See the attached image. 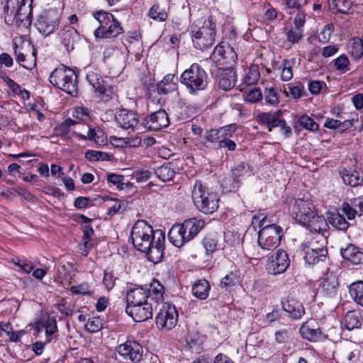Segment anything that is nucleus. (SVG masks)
Here are the masks:
<instances>
[{"mask_svg":"<svg viewBox=\"0 0 363 363\" xmlns=\"http://www.w3.org/2000/svg\"><path fill=\"white\" fill-rule=\"evenodd\" d=\"M145 289L147 290L148 298H152L153 301H156L157 306H159L160 303H162L164 300L163 286L158 281L154 279L150 284V288Z\"/></svg>","mask_w":363,"mask_h":363,"instance_id":"30","label":"nucleus"},{"mask_svg":"<svg viewBox=\"0 0 363 363\" xmlns=\"http://www.w3.org/2000/svg\"><path fill=\"white\" fill-rule=\"evenodd\" d=\"M289 337V333L287 330H281L275 333V340L279 344L286 342Z\"/></svg>","mask_w":363,"mask_h":363,"instance_id":"61","label":"nucleus"},{"mask_svg":"<svg viewBox=\"0 0 363 363\" xmlns=\"http://www.w3.org/2000/svg\"><path fill=\"white\" fill-rule=\"evenodd\" d=\"M290 265V259L286 251L278 250L274 255L269 259L267 269L271 274L277 275L284 273Z\"/></svg>","mask_w":363,"mask_h":363,"instance_id":"16","label":"nucleus"},{"mask_svg":"<svg viewBox=\"0 0 363 363\" xmlns=\"http://www.w3.org/2000/svg\"><path fill=\"white\" fill-rule=\"evenodd\" d=\"M180 82L192 95L197 94L200 91L206 90L208 85L206 71L196 63L192 64L181 74Z\"/></svg>","mask_w":363,"mask_h":363,"instance_id":"6","label":"nucleus"},{"mask_svg":"<svg viewBox=\"0 0 363 363\" xmlns=\"http://www.w3.org/2000/svg\"><path fill=\"white\" fill-rule=\"evenodd\" d=\"M238 281V277L235 273L230 272L223 277L220 281V286L228 288L235 286Z\"/></svg>","mask_w":363,"mask_h":363,"instance_id":"55","label":"nucleus"},{"mask_svg":"<svg viewBox=\"0 0 363 363\" xmlns=\"http://www.w3.org/2000/svg\"><path fill=\"white\" fill-rule=\"evenodd\" d=\"M150 301L147 290L142 286L131 289L127 291L126 306H133L147 303Z\"/></svg>","mask_w":363,"mask_h":363,"instance_id":"22","label":"nucleus"},{"mask_svg":"<svg viewBox=\"0 0 363 363\" xmlns=\"http://www.w3.org/2000/svg\"><path fill=\"white\" fill-rule=\"evenodd\" d=\"M235 129H230V132L225 133L222 140L220 141L219 147L227 148L230 151H234L236 149L237 145L235 142L230 139Z\"/></svg>","mask_w":363,"mask_h":363,"instance_id":"44","label":"nucleus"},{"mask_svg":"<svg viewBox=\"0 0 363 363\" xmlns=\"http://www.w3.org/2000/svg\"><path fill=\"white\" fill-rule=\"evenodd\" d=\"M169 10L168 4L155 2L148 11V16L155 21L164 22L167 19Z\"/></svg>","mask_w":363,"mask_h":363,"instance_id":"26","label":"nucleus"},{"mask_svg":"<svg viewBox=\"0 0 363 363\" xmlns=\"http://www.w3.org/2000/svg\"><path fill=\"white\" fill-rule=\"evenodd\" d=\"M157 303L151 298L147 303L133 306H126L125 312L135 322H143L152 317L153 311L157 308Z\"/></svg>","mask_w":363,"mask_h":363,"instance_id":"14","label":"nucleus"},{"mask_svg":"<svg viewBox=\"0 0 363 363\" xmlns=\"http://www.w3.org/2000/svg\"><path fill=\"white\" fill-rule=\"evenodd\" d=\"M86 79L102 101H108L112 98V88L105 82L100 74L89 72L86 74Z\"/></svg>","mask_w":363,"mask_h":363,"instance_id":"15","label":"nucleus"},{"mask_svg":"<svg viewBox=\"0 0 363 363\" xmlns=\"http://www.w3.org/2000/svg\"><path fill=\"white\" fill-rule=\"evenodd\" d=\"M211 286L206 279L196 281L192 286V294L200 300H204L208 296Z\"/></svg>","mask_w":363,"mask_h":363,"instance_id":"32","label":"nucleus"},{"mask_svg":"<svg viewBox=\"0 0 363 363\" xmlns=\"http://www.w3.org/2000/svg\"><path fill=\"white\" fill-rule=\"evenodd\" d=\"M327 243L326 235L324 233H318L313 238L311 241L307 243H303L301 246L311 249L313 248L316 251H328L325 246Z\"/></svg>","mask_w":363,"mask_h":363,"instance_id":"34","label":"nucleus"},{"mask_svg":"<svg viewBox=\"0 0 363 363\" xmlns=\"http://www.w3.org/2000/svg\"><path fill=\"white\" fill-rule=\"evenodd\" d=\"M330 9L333 13H348L352 2L350 0H333L329 3Z\"/></svg>","mask_w":363,"mask_h":363,"instance_id":"41","label":"nucleus"},{"mask_svg":"<svg viewBox=\"0 0 363 363\" xmlns=\"http://www.w3.org/2000/svg\"><path fill=\"white\" fill-rule=\"evenodd\" d=\"M89 289L90 287L87 283H82L79 285L71 286L70 291L74 294L89 295L91 294Z\"/></svg>","mask_w":363,"mask_h":363,"instance_id":"56","label":"nucleus"},{"mask_svg":"<svg viewBox=\"0 0 363 363\" xmlns=\"http://www.w3.org/2000/svg\"><path fill=\"white\" fill-rule=\"evenodd\" d=\"M311 231H314L318 233H327L326 228L328 227L327 222L323 216H318L317 213L309 219L308 222L304 223Z\"/></svg>","mask_w":363,"mask_h":363,"instance_id":"28","label":"nucleus"},{"mask_svg":"<svg viewBox=\"0 0 363 363\" xmlns=\"http://www.w3.org/2000/svg\"><path fill=\"white\" fill-rule=\"evenodd\" d=\"M118 354L126 361L138 362L143 354V346L136 340H128L118 345L116 348Z\"/></svg>","mask_w":363,"mask_h":363,"instance_id":"13","label":"nucleus"},{"mask_svg":"<svg viewBox=\"0 0 363 363\" xmlns=\"http://www.w3.org/2000/svg\"><path fill=\"white\" fill-rule=\"evenodd\" d=\"M130 237L134 247L146 253L150 261L157 263L162 259L165 240L162 230H154L147 221L140 220L134 224Z\"/></svg>","mask_w":363,"mask_h":363,"instance_id":"1","label":"nucleus"},{"mask_svg":"<svg viewBox=\"0 0 363 363\" xmlns=\"http://www.w3.org/2000/svg\"><path fill=\"white\" fill-rule=\"evenodd\" d=\"M263 98V94L259 88H253L247 92L245 99L251 103L258 102Z\"/></svg>","mask_w":363,"mask_h":363,"instance_id":"51","label":"nucleus"},{"mask_svg":"<svg viewBox=\"0 0 363 363\" xmlns=\"http://www.w3.org/2000/svg\"><path fill=\"white\" fill-rule=\"evenodd\" d=\"M340 254L344 259L352 264L363 263V252L352 244H349L345 248H341Z\"/></svg>","mask_w":363,"mask_h":363,"instance_id":"25","label":"nucleus"},{"mask_svg":"<svg viewBox=\"0 0 363 363\" xmlns=\"http://www.w3.org/2000/svg\"><path fill=\"white\" fill-rule=\"evenodd\" d=\"M124 177L121 174H110L107 176L108 182L112 183L113 184H118V188L119 189H123L124 184L123 183V180Z\"/></svg>","mask_w":363,"mask_h":363,"instance_id":"59","label":"nucleus"},{"mask_svg":"<svg viewBox=\"0 0 363 363\" xmlns=\"http://www.w3.org/2000/svg\"><path fill=\"white\" fill-rule=\"evenodd\" d=\"M178 320V313L175 306L169 303H163L156 316V325L159 329L169 330L175 327Z\"/></svg>","mask_w":363,"mask_h":363,"instance_id":"11","label":"nucleus"},{"mask_svg":"<svg viewBox=\"0 0 363 363\" xmlns=\"http://www.w3.org/2000/svg\"><path fill=\"white\" fill-rule=\"evenodd\" d=\"M49 81L54 86L66 91L72 96L78 94L77 75L73 69L63 65L52 72Z\"/></svg>","mask_w":363,"mask_h":363,"instance_id":"5","label":"nucleus"},{"mask_svg":"<svg viewBox=\"0 0 363 363\" xmlns=\"http://www.w3.org/2000/svg\"><path fill=\"white\" fill-rule=\"evenodd\" d=\"M85 157L89 161H108L110 160V155L108 153L96 150L86 151Z\"/></svg>","mask_w":363,"mask_h":363,"instance_id":"46","label":"nucleus"},{"mask_svg":"<svg viewBox=\"0 0 363 363\" xmlns=\"http://www.w3.org/2000/svg\"><path fill=\"white\" fill-rule=\"evenodd\" d=\"M289 91L291 96L294 99H297L301 98L303 96V93L305 92L304 86L301 83H298L297 85L289 86Z\"/></svg>","mask_w":363,"mask_h":363,"instance_id":"58","label":"nucleus"},{"mask_svg":"<svg viewBox=\"0 0 363 363\" xmlns=\"http://www.w3.org/2000/svg\"><path fill=\"white\" fill-rule=\"evenodd\" d=\"M203 245L207 254L213 253L218 250V240L215 236L207 235L203 240Z\"/></svg>","mask_w":363,"mask_h":363,"instance_id":"47","label":"nucleus"},{"mask_svg":"<svg viewBox=\"0 0 363 363\" xmlns=\"http://www.w3.org/2000/svg\"><path fill=\"white\" fill-rule=\"evenodd\" d=\"M300 334L303 338L311 341L317 342L326 338L320 328H312L308 323H303L300 328Z\"/></svg>","mask_w":363,"mask_h":363,"instance_id":"27","label":"nucleus"},{"mask_svg":"<svg viewBox=\"0 0 363 363\" xmlns=\"http://www.w3.org/2000/svg\"><path fill=\"white\" fill-rule=\"evenodd\" d=\"M333 32L332 26L327 25L319 35L320 41L327 43L330 40V37Z\"/></svg>","mask_w":363,"mask_h":363,"instance_id":"64","label":"nucleus"},{"mask_svg":"<svg viewBox=\"0 0 363 363\" xmlns=\"http://www.w3.org/2000/svg\"><path fill=\"white\" fill-rule=\"evenodd\" d=\"M230 129H233L232 125H226L218 130L212 129L206 133L204 138L206 141L211 143L218 142L219 144L225 133L230 132Z\"/></svg>","mask_w":363,"mask_h":363,"instance_id":"37","label":"nucleus"},{"mask_svg":"<svg viewBox=\"0 0 363 363\" xmlns=\"http://www.w3.org/2000/svg\"><path fill=\"white\" fill-rule=\"evenodd\" d=\"M225 70L227 72L219 80V87L223 90H229L236 84L235 72L233 69Z\"/></svg>","mask_w":363,"mask_h":363,"instance_id":"36","label":"nucleus"},{"mask_svg":"<svg viewBox=\"0 0 363 363\" xmlns=\"http://www.w3.org/2000/svg\"><path fill=\"white\" fill-rule=\"evenodd\" d=\"M306 23V13L304 12L298 13L294 20V28L303 30Z\"/></svg>","mask_w":363,"mask_h":363,"instance_id":"62","label":"nucleus"},{"mask_svg":"<svg viewBox=\"0 0 363 363\" xmlns=\"http://www.w3.org/2000/svg\"><path fill=\"white\" fill-rule=\"evenodd\" d=\"M350 54L354 59H360L363 55V41L357 38H354L350 48Z\"/></svg>","mask_w":363,"mask_h":363,"instance_id":"43","label":"nucleus"},{"mask_svg":"<svg viewBox=\"0 0 363 363\" xmlns=\"http://www.w3.org/2000/svg\"><path fill=\"white\" fill-rule=\"evenodd\" d=\"M211 59L216 62L219 69H230L235 65L238 55L230 45L221 43L213 50Z\"/></svg>","mask_w":363,"mask_h":363,"instance_id":"9","label":"nucleus"},{"mask_svg":"<svg viewBox=\"0 0 363 363\" xmlns=\"http://www.w3.org/2000/svg\"><path fill=\"white\" fill-rule=\"evenodd\" d=\"M191 197L196 208L203 213L211 214L218 208V194L210 191L200 180L196 181Z\"/></svg>","mask_w":363,"mask_h":363,"instance_id":"3","label":"nucleus"},{"mask_svg":"<svg viewBox=\"0 0 363 363\" xmlns=\"http://www.w3.org/2000/svg\"><path fill=\"white\" fill-rule=\"evenodd\" d=\"M362 315L357 311H348L345 316V325L348 330L360 328L362 324Z\"/></svg>","mask_w":363,"mask_h":363,"instance_id":"31","label":"nucleus"},{"mask_svg":"<svg viewBox=\"0 0 363 363\" xmlns=\"http://www.w3.org/2000/svg\"><path fill=\"white\" fill-rule=\"evenodd\" d=\"M323 86H325V83L323 81H311L308 84V90L312 94L317 95L320 92Z\"/></svg>","mask_w":363,"mask_h":363,"instance_id":"57","label":"nucleus"},{"mask_svg":"<svg viewBox=\"0 0 363 363\" xmlns=\"http://www.w3.org/2000/svg\"><path fill=\"white\" fill-rule=\"evenodd\" d=\"M58 26V17H52L49 15L40 16L36 23L38 30L44 35L52 33Z\"/></svg>","mask_w":363,"mask_h":363,"instance_id":"21","label":"nucleus"},{"mask_svg":"<svg viewBox=\"0 0 363 363\" xmlns=\"http://www.w3.org/2000/svg\"><path fill=\"white\" fill-rule=\"evenodd\" d=\"M283 235V229L279 225H267L259 231L258 244L264 250H274L279 245Z\"/></svg>","mask_w":363,"mask_h":363,"instance_id":"10","label":"nucleus"},{"mask_svg":"<svg viewBox=\"0 0 363 363\" xmlns=\"http://www.w3.org/2000/svg\"><path fill=\"white\" fill-rule=\"evenodd\" d=\"M314 205L308 200L295 199L290 207L292 217L298 222L304 225L316 212Z\"/></svg>","mask_w":363,"mask_h":363,"instance_id":"12","label":"nucleus"},{"mask_svg":"<svg viewBox=\"0 0 363 363\" xmlns=\"http://www.w3.org/2000/svg\"><path fill=\"white\" fill-rule=\"evenodd\" d=\"M303 37V30L296 28L290 29L286 33V38L291 43H298Z\"/></svg>","mask_w":363,"mask_h":363,"instance_id":"54","label":"nucleus"},{"mask_svg":"<svg viewBox=\"0 0 363 363\" xmlns=\"http://www.w3.org/2000/svg\"><path fill=\"white\" fill-rule=\"evenodd\" d=\"M155 174L161 181L168 182L174 178L175 172L172 167V164L169 162L155 169Z\"/></svg>","mask_w":363,"mask_h":363,"instance_id":"35","label":"nucleus"},{"mask_svg":"<svg viewBox=\"0 0 363 363\" xmlns=\"http://www.w3.org/2000/svg\"><path fill=\"white\" fill-rule=\"evenodd\" d=\"M61 41L67 52L73 50L79 45L80 35L74 28L67 26L59 33Z\"/></svg>","mask_w":363,"mask_h":363,"instance_id":"19","label":"nucleus"},{"mask_svg":"<svg viewBox=\"0 0 363 363\" xmlns=\"http://www.w3.org/2000/svg\"><path fill=\"white\" fill-rule=\"evenodd\" d=\"M264 96L266 102L269 104L276 105L279 102L278 93L273 88L266 89Z\"/></svg>","mask_w":363,"mask_h":363,"instance_id":"52","label":"nucleus"},{"mask_svg":"<svg viewBox=\"0 0 363 363\" xmlns=\"http://www.w3.org/2000/svg\"><path fill=\"white\" fill-rule=\"evenodd\" d=\"M151 175V172L145 170V171H137L134 172L133 174V178L138 182H145L147 179H150Z\"/></svg>","mask_w":363,"mask_h":363,"instance_id":"63","label":"nucleus"},{"mask_svg":"<svg viewBox=\"0 0 363 363\" xmlns=\"http://www.w3.org/2000/svg\"><path fill=\"white\" fill-rule=\"evenodd\" d=\"M191 39L196 49L204 50L211 47L216 35V23L208 17L203 22L198 21L191 26Z\"/></svg>","mask_w":363,"mask_h":363,"instance_id":"4","label":"nucleus"},{"mask_svg":"<svg viewBox=\"0 0 363 363\" xmlns=\"http://www.w3.org/2000/svg\"><path fill=\"white\" fill-rule=\"evenodd\" d=\"M115 121L121 128L131 130H133L139 122L138 113L127 109H121L117 111Z\"/></svg>","mask_w":363,"mask_h":363,"instance_id":"18","label":"nucleus"},{"mask_svg":"<svg viewBox=\"0 0 363 363\" xmlns=\"http://www.w3.org/2000/svg\"><path fill=\"white\" fill-rule=\"evenodd\" d=\"M102 322L99 317H93L87 320L85 328L89 333H94L99 331L102 328Z\"/></svg>","mask_w":363,"mask_h":363,"instance_id":"49","label":"nucleus"},{"mask_svg":"<svg viewBox=\"0 0 363 363\" xmlns=\"http://www.w3.org/2000/svg\"><path fill=\"white\" fill-rule=\"evenodd\" d=\"M332 225L339 230H345L349 227V223L343 216L340 214L335 215L332 218Z\"/></svg>","mask_w":363,"mask_h":363,"instance_id":"50","label":"nucleus"},{"mask_svg":"<svg viewBox=\"0 0 363 363\" xmlns=\"http://www.w3.org/2000/svg\"><path fill=\"white\" fill-rule=\"evenodd\" d=\"M94 16L99 23L94 33L96 38H116L123 33L121 23L111 13L100 11Z\"/></svg>","mask_w":363,"mask_h":363,"instance_id":"7","label":"nucleus"},{"mask_svg":"<svg viewBox=\"0 0 363 363\" xmlns=\"http://www.w3.org/2000/svg\"><path fill=\"white\" fill-rule=\"evenodd\" d=\"M260 77L259 68L257 65L252 64L247 69L243 78V83L246 85H252L257 82Z\"/></svg>","mask_w":363,"mask_h":363,"instance_id":"40","label":"nucleus"},{"mask_svg":"<svg viewBox=\"0 0 363 363\" xmlns=\"http://www.w3.org/2000/svg\"><path fill=\"white\" fill-rule=\"evenodd\" d=\"M338 281L335 276L325 279L321 284V290L329 296H334L337 291Z\"/></svg>","mask_w":363,"mask_h":363,"instance_id":"39","label":"nucleus"},{"mask_svg":"<svg viewBox=\"0 0 363 363\" xmlns=\"http://www.w3.org/2000/svg\"><path fill=\"white\" fill-rule=\"evenodd\" d=\"M281 111H277L272 114L270 121L267 125L269 131H271L272 128L279 127L281 119L279 118Z\"/></svg>","mask_w":363,"mask_h":363,"instance_id":"60","label":"nucleus"},{"mask_svg":"<svg viewBox=\"0 0 363 363\" xmlns=\"http://www.w3.org/2000/svg\"><path fill=\"white\" fill-rule=\"evenodd\" d=\"M251 174L250 167L245 162H241L231 169L232 184L229 188L230 191H235L241 184L242 179L245 176Z\"/></svg>","mask_w":363,"mask_h":363,"instance_id":"23","label":"nucleus"},{"mask_svg":"<svg viewBox=\"0 0 363 363\" xmlns=\"http://www.w3.org/2000/svg\"><path fill=\"white\" fill-rule=\"evenodd\" d=\"M205 226L203 220L196 218L185 220L182 224L174 225L169 231L168 238L175 247H180L192 240Z\"/></svg>","mask_w":363,"mask_h":363,"instance_id":"2","label":"nucleus"},{"mask_svg":"<svg viewBox=\"0 0 363 363\" xmlns=\"http://www.w3.org/2000/svg\"><path fill=\"white\" fill-rule=\"evenodd\" d=\"M169 123L168 115L164 110L160 109L148 116L145 120V126L150 130H158Z\"/></svg>","mask_w":363,"mask_h":363,"instance_id":"17","label":"nucleus"},{"mask_svg":"<svg viewBox=\"0 0 363 363\" xmlns=\"http://www.w3.org/2000/svg\"><path fill=\"white\" fill-rule=\"evenodd\" d=\"M340 175L344 183L352 187L358 186L363 182V172L358 169H352L350 167H343L340 170Z\"/></svg>","mask_w":363,"mask_h":363,"instance_id":"20","label":"nucleus"},{"mask_svg":"<svg viewBox=\"0 0 363 363\" xmlns=\"http://www.w3.org/2000/svg\"><path fill=\"white\" fill-rule=\"evenodd\" d=\"M45 334L48 338V342L51 340V336L55 333L57 329V321L54 318H48L45 324Z\"/></svg>","mask_w":363,"mask_h":363,"instance_id":"53","label":"nucleus"},{"mask_svg":"<svg viewBox=\"0 0 363 363\" xmlns=\"http://www.w3.org/2000/svg\"><path fill=\"white\" fill-rule=\"evenodd\" d=\"M349 291L354 301L363 306V281H357L351 284Z\"/></svg>","mask_w":363,"mask_h":363,"instance_id":"38","label":"nucleus"},{"mask_svg":"<svg viewBox=\"0 0 363 363\" xmlns=\"http://www.w3.org/2000/svg\"><path fill=\"white\" fill-rule=\"evenodd\" d=\"M281 304L283 310L294 319H298L305 313L302 303L294 298L288 297Z\"/></svg>","mask_w":363,"mask_h":363,"instance_id":"24","label":"nucleus"},{"mask_svg":"<svg viewBox=\"0 0 363 363\" xmlns=\"http://www.w3.org/2000/svg\"><path fill=\"white\" fill-rule=\"evenodd\" d=\"M294 62L293 60H284L282 62V72L281 79L283 81H289L293 77V66Z\"/></svg>","mask_w":363,"mask_h":363,"instance_id":"45","label":"nucleus"},{"mask_svg":"<svg viewBox=\"0 0 363 363\" xmlns=\"http://www.w3.org/2000/svg\"><path fill=\"white\" fill-rule=\"evenodd\" d=\"M301 249L304 252L305 262L309 265L325 260L328 255V251H324V250L316 251L311 247L309 249L303 246H301Z\"/></svg>","mask_w":363,"mask_h":363,"instance_id":"29","label":"nucleus"},{"mask_svg":"<svg viewBox=\"0 0 363 363\" xmlns=\"http://www.w3.org/2000/svg\"><path fill=\"white\" fill-rule=\"evenodd\" d=\"M174 76L167 74L163 79L157 84V91L159 94H167L176 89L177 84L174 82Z\"/></svg>","mask_w":363,"mask_h":363,"instance_id":"33","label":"nucleus"},{"mask_svg":"<svg viewBox=\"0 0 363 363\" xmlns=\"http://www.w3.org/2000/svg\"><path fill=\"white\" fill-rule=\"evenodd\" d=\"M298 123L301 126L311 131H316L318 129V124L313 118L306 115L299 118Z\"/></svg>","mask_w":363,"mask_h":363,"instance_id":"48","label":"nucleus"},{"mask_svg":"<svg viewBox=\"0 0 363 363\" xmlns=\"http://www.w3.org/2000/svg\"><path fill=\"white\" fill-rule=\"evenodd\" d=\"M334 67L341 73H345L350 70V61L346 55L342 54L333 61Z\"/></svg>","mask_w":363,"mask_h":363,"instance_id":"42","label":"nucleus"},{"mask_svg":"<svg viewBox=\"0 0 363 363\" xmlns=\"http://www.w3.org/2000/svg\"><path fill=\"white\" fill-rule=\"evenodd\" d=\"M33 0H7L4 6V11L7 15H13L17 23L30 25L32 16Z\"/></svg>","mask_w":363,"mask_h":363,"instance_id":"8","label":"nucleus"}]
</instances>
